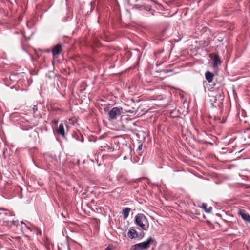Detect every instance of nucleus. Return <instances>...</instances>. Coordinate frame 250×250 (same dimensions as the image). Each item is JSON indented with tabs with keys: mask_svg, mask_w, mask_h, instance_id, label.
Listing matches in <instances>:
<instances>
[{
	"mask_svg": "<svg viewBox=\"0 0 250 250\" xmlns=\"http://www.w3.org/2000/svg\"><path fill=\"white\" fill-rule=\"evenodd\" d=\"M136 224L143 230L146 231L149 227V222L145 215L142 213L137 214L135 217Z\"/></svg>",
	"mask_w": 250,
	"mask_h": 250,
	"instance_id": "nucleus-1",
	"label": "nucleus"
},
{
	"mask_svg": "<svg viewBox=\"0 0 250 250\" xmlns=\"http://www.w3.org/2000/svg\"><path fill=\"white\" fill-rule=\"evenodd\" d=\"M154 241L152 237L149 238L146 241L132 245L130 250H147L150 247V244Z\"/></svg>",
	"mask_w": 250,
	"mask_h": 250,
	"instance_id": "nucleus-2",
	"label": "nucleus"
},
{
	"mask_svg": "<svg viewBox=\"0 0 250 250\" xmlns=\"http://www.w3.org/2000/svg\"><path fill=\"white\" fill-rule=\"evenodd\" d=\"M122 110V107H115L112 108L108 113L109 120H116L117 118V117L121 115Z\"/></svg>",
	"mask_w": 250,
	"mask_h": 250,
	"instance_id": "nucleus-3",
	"label": "nucleus"
},
{
	"mask_svg": "<svg viewBox=\"0 0 250 250\" xmlns=\"http://www.w3.org/2000/svg\"><path fill=\"white\" fill-rule=\"evenodd\" d=\"M62 51V46L61 44H58L55 46L52 50V53L54 57H56Z\"/></svg>",
	"mask_w": 250,
	"mask_h": 250,
	"instance_id": "nucleus-4",
	"label": "nucleus"
},
{
	"mask_svg": "<svg viewBox=\"0 0 250 250\" xmlns=\"http://www.w3.org/2000/svg\"><path fill=\"white\" fill-rule=\"evenodd\" d=\"M239 214L243 220L250 223V215L244 210H239Z\"/></svg>",
	"mask_w": 250,
	"mask_h": 250,
	"instance_id": "nucleus-5",
	"label": "nucleus"
},
{
	"mask_svg": "<svg viewBox=\"0 0 250 250\" xmlns=\"http://www.w3.org/2000/svg\"><path fill=\"white\" fill-rule=\"evenodd\" d=\"M128 236L130 239L135 238L138 237V232L133 229H130L128 232Z\"/></svg>",
	"mask_w": 250,
	"mask_h": 250,
	"instance_id": "nucleus-6",
	"label": "nucleus"
},
{
	"mask_svg": "<svg viewBox=\"0 0 250 250\" xmlns=\"http://www.w3.org/2000/svg\"><path fill=\"white\" fill-rule=\"evenodd\" d=\"M214 76L213 73L210 71H207L205 73L206 79L209 83L212 82Z\"/></svg>",
	"mask_w": 250,
	"mask_h": 250,
	"instance_id": "nucleus-7",
	"label": "nucleus"
},
{
	"mask_svg": "<svg viewBox=\"0 0 250 250\" xmlns=\"http://www.w3.org/2000/svg\"><path fill=\"white\" fill-rule=\"evenodd\" d=\"M57 132L61 135L62 136H64L65 135L64 125L63 123H61L59 125V128L57 130Z\"/></svg>",
	"mask_w": 250,
	"mask_h": 250,
	"instance_id": "nucleus-8",
	"label": "nucleus"
},
{
	"mask_svg": "<svg viewBox=\"0 0 250 250\" xmlns=\"http://www.w3.org/2000/svg\"><path fill=\"white\" fill-rule=\"evenodd\" d=\"M213 66H217L219 64H220L221 62L219 59V56L217 55H215L213 58Z\"/></svg>",
	"mask_w": 250,
	"mask_h": 250,
	"instance_id": "nucleus-9",
	"label": "nucleus"
},
{
	"mask_svg": "<svg viewBox=\"0 0 250 250\" xmlns=\"http://www.w3.org/2000/svg\"><path fill=\"white\" fill-rule=\"evenodd\" d=\"M131 209L129 208H125L123 210V214L124 216V218L126 219L129 215Z\"/></svg>",
	"mask_w": 250,
	"mask_h": 250,
	"instance_id": "nucleus-10",
	"label": "nucleus"
},
{
	"mask_svg": "<svg viewBox=\"0 0 250 250\" xmlns=\"http://www.w3.org/2000/svg\"><path fill=\"white\" fill-rule=\"evenodd\" d=\"M9 212L0 213V221H5L6 219V216H10Z\"/></svg>",
	"mask_w": 250,
	"mask_h": 250,
	"instance_id": "nucleus-11",
	"label": "nucleus"
},
{
	"mask_svg": "<svg viewBox=\"0 0 250 250\" xmlns=\"http://www.w3.org/2000/svg\"><path fill=\"white\" fill-rule=\"evenodd\" d=\"M202 207L204 209L205 212L207 213H210L211 211L212 208L210 207L209 208H207V204L206 203H203L202 205Z\"/></svg>",
	"mask_w": 250,
	"mask_h": 250,
	"instance_id": "nucleus-12",
	"label": "nucleus"
},
{
	"mask_svg": "<svg viewBox=\"0 0 250 250\" xmlns=\"http://www.w3.org/2000/svg\"><path fill=\"white\" fill-rule=\"evenodd\" d=\"M37 110H38L37 106V105H34L33 108V112L35 113L37 111Z\"/></svg>",
	"mask_w": 250,
	"mask_h": 250,
	"instance_id": "nucleus-13",
	"label": "nucleus"
},
{
	"mask_svg": "<svg viewBox=\"0 0 250 250\" xmlns=\"http://www.w3.org/2000/svg\"><path fill=\"white\" fill-rule=\"evenodd\" d=\"M215 120H218L219 122L222 123H225V120H222V121H220V118H216L215 117Z\"/></svg>",
	"mask_w": 250,
	"mask_h": 250,
	"instance_id": "nucleus-14",
	"label": "nucleus"
},
{
	"mask_svg": "<svg viewBox=\"0 0 250 250\" xmlns=\"http://www.w3.org/2000/svg\"><path fill=\"white\" fill-rule=\"evenodd\" d=\"M142 147H143V145L141 144V145H140L138 146V149H137V151H141V150L142 149Z\"/></svg>",
	"mask_w": 250,
	"mask_h": 250,
	"instance_id": "nucleus-15",
	"label": "nucleus"
},
{
	"mask_svg": "<svg viewBox=\"0 0 250 250\" xmlns=\"http://www.w3.org/2000/svg\"><path fill=\"white\" fill-rule=\"evenodd\" d=\"M105 250H111V248L110 247V246H108L105 249Z\"/></svg>",
	"mask_w": 250,
	"mask_h": 250,
	"instance_id": "nucleus-16",
	"label": "nucleus"
},
{
	"mask_svg": "<svg viewBox=\"0 0 250 250\" xmlns=\"http://www.w3.org/2000/svg\"><path fill=\"white\" fill-rule=\"evenodd\" d=\"M104 146L107 147L108 149H110L109 146L107 144H106V146Z\"/></svg>",
	"mask_w": 250,
	"mask_h": 250,
	"instance_id": "nucleus-17",
	"label": "nucleus"
},
{
	"mask_svg": "<svg viewBox=\"0 0 250 250\" xmlns=\"http://www.w3.org/2000/svg\"><path fill=\"white\" fill-rule=\"evenodd\" d=\"M123 159L124 160H126L127 159V157L126 156H124Z\"/></svg>",
	"mask_w": 250,
	"mask_h": 250,
	"instance_id": "nucleus-18",
	"label": "nucleus"
},
{
	"mask_svg": "<svg viewBox=\"0 0 250 250\" xmlns=\"http://www.w3.org/2000/svg\"><path fill=\"white\" fill-rule=\"evenodd\" d=\"M0 210H5V209L3 208H0Z\"/></svg>",
	"mask_w": 250,
	"mask_h": 250,
	"instance_id": "nucleus-19",
	"label": "nucleus"
},
{
	"mask_svg": "<svg viewBox=\"0 0 250 250\" xmlns=\"http://www.w3.org/2000/svg\"><path fill=\"white\" fill-rule=\"evenodd\" d=\"M54 123L55 124H57V123H58V121H56V120H54Z\"/></svg>",
	"mask_w": 250,
	"mask_h": 250,
	"instance_id": "nucleus-20",
	"label": "nucleus"
},
{
	"mask_svg": "<svg viewBox=\"0 0 250 250\" xmlns=\"http://www.w3.org/2000/svg\"><path fill=\"white\" fill-rule=\"evenodd\" d=\"M21 224H24V223L23 221H21Z\"/></svg>",
	"mask_w": 250,
	"mask_h": 250,
	"instance_id": "nucleus-21",
	"label": "nucleus"
}]
</instances>
